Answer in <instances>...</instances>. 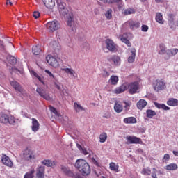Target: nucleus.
Returning a JSON list of instances; mask_svg holds the SVG:
<instances>
[{"mask_svg":"<svg viewBox=\"0 0 178 178\" xmlns=\"http://www.w3.org/2000/svg\"><path fill=\"white\" fill-rule=\"evenodd\" d=\"M74 166L82 173L83 176H88L91 173L90 165L84 159H79L76 160Z\"/></svg>","mask_w":178,"mask_h":178,"instance_id":"f257e3e1","label":"nucleus"},{"mask_svg":"<svg viewBox=\"0 0 178 178\" xmlns=\"http://www.w3.org/2000/svg\"><path fill=\"white\" fill-rule=\"evenodd\" d=\"M22 159L25 161H29V162H33L35 159V154L33 150L27 148L26 149L22 154Z\"/></svg>","mask_w":178,"mask_h":178,"instance_id":"f03ea898","label":"nucleus"},{"mask_svg":"<svg viewBox=\"0 0 178 178\" xmlns=\"http://www.w3.org/2000/svg\"><path fill=\"white\" fill-rule=\"evenodd\" d=\"M61 70L62 72H64L65 73H66V74L70 76V79H72V80H76V79H79V74H77V72H76V70H74L72 67H62Z\"/></svg>","mask_w":178,"mask_h":178,"instance_id":"7ed1b4c3","label":"nucleus"},{"mask_svg":"<svg viewBox=\"0 0 178 178\" xmlns=\"http://www.w3.org/2000/svg\"><path fill=\"white\" fill-rule=\"evenodd\" d=\"M56 3L60 15L66 16L69 13V10L66 8V3L63 2V0H56Z\"/></svg>","mask_w":178,"mask_h":178,"instance_id":"20e7f679","label":"nucleus"},{"mask_svg":"<svg viewBox=\"0 0 178 178\" xmlns=\"http://www.w3.org/2000/svg\"><path fill=\"white\" fill-rule=\"evenodd\" d=\"M46 60L50 66H52L53 67H58V66H59V60H60V58L52 55H48L46 57Z\"/></svg>","mask_w":178,"mask_h":178,"instance_id":"39448f33","label":"nucleus"},{"mask_svg":"<svg viewBox=\"0 0 178 178\" xmlns=\"http://www.w3.org/2000/svg\"><path fill=\"white\" fill-rule=\"evenodd\" d=\"M127 86V90H128L129 94H136L137 91H138V88H140V84L138 82H131L130 83H125Z\"/></svg>","mask_w":178,"mask_h":178,"instance_id":"423d86ee","label":"nucleus"},{"mask_svg":"<svg viewBox=\"0 0 178 178\" xmlns=\"http://www.w3.org/2000/svg\"><path fill=\"white\" fill-rule=\"evenodd\" d=\"M60 170H61L62 173H63L66 176H69V177L81 178V177H80V175H74V174H73L72 170H70V168H69V167H67L66 165H61Z\"/></svg>","mask_w":178,"mask_h":178,"instance_id":"0eeeda50","label":"nucleus"},{"mask_svg":"<svg viewBox=\"0 0 178 178\" xmlns=\"http://www.w3.org/2000/svg\"><path fill=\"white\" fill-rule=\"evenodd\" d=\"M47 28L49 31L54 33V31H56V30H59V29H60V24L56 20L49 22L47 23Z\"/></svg>","mask_w":178,"mask_h":178,"instance_id":"6e6552de","label":"nucleus"},{"mask_svg":"<svg viewBox=\"0 0 178 178\" xmlns=\"http://www.w3.org/2000/svg\"><path fill=\"white\" fill-rule=\"evenodd\" d=\"M36 92L39 94L40 97H42V98H44L46 101H51V96H49V92H48V90L41 87H38Z\"/></svg>","mask_w":178,"mask_h":178,"instance_id":"1a4fd4ad","label":"nucleus"},{"mask_svg":"<svg viewBox=\"0 0 178 178\" xmlns=\"http://www.w3.org/2000/svg\"><path fill=\"white\" fill-rule=\"evenodd\" d=\"M107 60H108V62H113L115 66H120V64L122 63L120 56L116 55L108 56L107 57Z\"/></svg>","mask_w":178,"mask_h":178,"instance_id":"9d476101","label":"nucleus"},{"mask_svg":"<svg viewBox=\"0 0 178 178\" xmlns=\"http://www.w3.org/2000/svg\"><path fill=\"white\" fill-rule=\"evenodd\" d=\"M166 88V84L163 80H156L154 83V88L156 91H159V90H164Z\"/></svg>","mask_w":178,"mask_h":178,"instance_id":"9b49d317","label":"nucleus"},{"mask_svg":"<svg viewBox=\"0 0 178 178\" xmlns=\"http://www.w3.org/2000/svg\"><path fill=\"white\" fill-rule=\"evenodd\" d=\"M106 48L110 52H116V44L111 39H106Z\"/></svg>","mask_w":178,"mask_h":178,"instance_id":"f8f14e48","label":"nucleus"},{"mask_svg":"<svg viewBox=\"0 0 178 178\" xmlns=\"http://www.w3.org/2000/svg\"><path fill=\"white\" fill-rule=\"evenodd\" d=\"M36 177L45 178V167L44 165H38L36 168Z\"/></svg>","mask_w":178,"mask_h":178,"instance_id":"ddd939ff","label":"nucleus"},{"mask_svg":"<svg viewBox=\"0 0 178 178\" xmlns=\"http://www.w3.org/2000/svg\"><path fill=\"white\" fill-rule=\"evenodd\" d=\"M126 140L128 141L129 144H141V143H143L141 138L136 136H127Z\"/></svg>","mask_w":178,"mask_h":178,"instance_id":"4468645a","label":"nucleus"},{"mask_svg":"<svg viewBox=\"0 0 178 178\" xmlns=\"http://www.w3.org/2000/svg\"><path fill=\"white\" fill-rule=\"evenodd\" d=\"M1 161L5 166H7L8 168H13V162H12V160H10V158L9 156H6V154H3V156L1 158Z\"/></svg>","mask_w":178,"mask_h":178,"instance_id":"2eb2a0df","label":"nucleus"},{"mask_svg":"<svg viewBox=\"0 0 178 178\" xmlns=\"http://www.w3.org/2000/svg\"><path fill=\"white\" fill-rule=\"evenodd\" d=\"M56 88L61 92V94H63V95H69V91L67 90V88L63 86L62 83H54Z\"/></svg>","mask_w":178,"mask_h":178,"instance_id":"dca6fc26","label":"nucleus"},{"mask_svg":"<svg viewBox=\"0 0 178 178\" xmlns=\"http://www.w3.org/2000/svg\"><path fill=\"white\" fill-rule=\"evenodd\" d=\"M129 51H130L131 54L127 59L128 63H134V60H136V49L130 48L129 49Z\"/></svg>","mask_w":178,"mask_h":178,"instance_id":"f3484780","label":"nucleus"},{"mask_svg":"<svg viewBox=\"0 0 178 178\" xmlns=\"http://www.w3.org/2000/svg\"><path fill=\"white\" fill-rule=\"evenodd\" d=\"M10 85L12 86V87H13L15 89L16 91L21 92V94H23V92H24L23 88H22L19 82L16 81H13L10 82Z\"/></svg>","mask_w":178,"mask_h":178,"instance_id":"a211bd4d","label":"nucleus"},{"mask_svg":"<svg viewBox=\"0 0 178 178\" xmlns=\"http://www.w3.org/2000/svg\"><path fill=\"white\" fill-rule=\"evenodd\" d=\"M29 72L33 79H35L36 80H38L39 81H40V83L44 84V78L42 77V76L37 74V72H35L33 70L29 69Z\"/></svg>","mask_w":178,"mask_h":178,"instance_id":"6ab92c4d","label":"nucleus"},{"mask_svg":"<svg viewBox=\"0 0 178 178\" xmlns=\"http://www.w3.org/2000/svg\"><path fill=\"white\" fill-rule=\"evenodd\" d=\"M127 24H129L130 29L132 30H136V29H138L140 26H141L140 22H137L133 19H130L129 21L127 22Z\"/></svg>","mask_w":178,"mask_h":178,"instance_id":"aec40b11","label":"nucleus"},{"mask_svg":"<svg viewBox=\"0 0 178 178\" xmlns=\"http://www.w3.org/2000/svg\"><path fill=\"white\" fill-rule=\"evenodd\" d=\"M31 129L34 133H37V131L40 130V123L35 118H32Z\"/></svg>","mask_w":178,"mask_h":178,"instance_id":"412c9836","label":"nucleus"},{"mask_svg":"<svg viewBox=\"0 0 178 178\" xmlns=\"http://www.w3.org/2000/svg\"><path fill=\"white\" fill-rule=\"evenodd\" d=\"M44 5L47 9H53L55 6V1L56 0H42Z\"/></svg>","mask_w":178,"mask_h":178,"instance_id":"4be33fe9","label":"nucleus"},{"mask_svg":"<svg viewBox=\"0 0 178 178\" xmlns=\"http://www.w3.org/2000/svg\"><path fill=\"white\" fill-rule=\"evenodd\" d=\"M9 122V115L3 113H0V123L8 124Z\"/></svg>","mask_w":178,"mask_h":178,"instance_id":"5701e85b","label":"nucleus"},{"mask_svg":"<svg viewBox=\"0 0 178 178\" xmlns=\"http://www.w3.org/2000/svg\"><path fill=\"white\" fill-rule=\"evenodd\" d=\"M42 165H44V166H47L48 168H54V166L56 165V161L47 159L43 160L42 161Z\"/></svg>","mask_w":178,"mask_h":178,"instance_id":"b1692460","label":"nucleus"},{"mask_svg":"<svg viewBox=\"0 0 178 178\" xmlns=\"http://www.w3.org/2000/svg\"><path fill=\"white\" fill-rule=\"evenodd\" d=\"M127 90V86L126 83L121 85L120 87H118L115 89L114 92L115 94H122V92H124Z\"/></svg>","mask_w":178,"mask_h":178,"instance_id":"393cba45","label":"nucleus"},{"mask_svg":"<svg viewBox=\"0 0 178 178\" xmlns=\"http://www.w3.org/2000/svg\"><path fill=\"white\" fill-rule=\"evenodd\" d=\"M114 111L117 113H120L121 112H123V106L122 104L119 102H115L114 104Z\"/></svg>","mask_w":178,"mask_h":178,"instance_id":"a878e982","label":"nucleus"},{"mask_svg":"<svg viewBox=\"0 0 178 178\" xmlns=\"http://www.w3.org/2000/svg\"><path fill=\"white\" fill-rule=\"evenodd\" d=\"M123 122L126 124H134V123H137V120L134 117H128L125 118Z\"/></svg>","mask_w":178,"mask_h":178,"instance_id":"bb28decb","label":"nucleus"},{"mask_svg":"<svg viewBox=\"0 0 178 178\" xmlns=\"http://www.w3.org/2000/svg\"><path fill=\"white\" fill-rule=\"evenodd\" d=\"M154 106L158 109H163V111H170V107L166 106L165 104H159L158 102H154Z\"/></svg>","mask_w":178,"mask_h":178,"instance_id":"cd10ccee","label":"nucleus"},{"mask_svg":"<svg viewBox=\"0 0 178 178\" xmlns=\"http://www.w3.org/2000/svg\"><path fill=\"white\" fill-rule=\"evenodd\" d=\"M178 53V49L176 48L167 49L165 51L166 55L168 56V58H170L172 56H175Z\"/></svg>","mask_w":178,"mask_h":178,"instance_id":"c85d7f7f","label":"nucleus"},{"mask_svg":"<svg viewBox=\"0 0 178 178\" xmlns=\"http://www.w3.org/2000/svg\"><path fill=\"white\" fill-rule=\"evenodd\" d=\"M50 48H53L54 51H59L60 49V44L56 40L52 41L50 43Z\"/></svg>","mask_w":178,"mask_h":178,"instance_id":"c756f323","label":"nucleus"},{"mask_svg":"<svg viewBox=\"0 0 178 178\" xmlns=\"http://www.w3.org/2000/svg\"><path fill=\"white\" fill-rule=\"evenodd\" d=\"M155 20L157 22V23H159V24H163L165 23V21L163 20V16L161 13H156Z\"/></svg>","mask_w":178,"mask_h":178,"instance_id":"7c9ffc66","label":"nucleus"},{"mask_svg":"<svg viewBox=\"0 0 178 178\" xmlns=\"http://www.w3.org/2000/svg\"><path fill=\"white\" fill-rule=\"evenodd\" d=\"M167 105H168V106H177L178 105V100L177 99H169L167 101Z\"/></svg>","mask_w":178,"mask_h":178,"instance_id":"2f4dec72","label":"nucleus"},{"mask_svg":"<svg viewBox=\"0 0 178 178\" xmlns=\"http://www.w3.org/2000/svg\"><path fill=\"white\" fill-rule=\"evenodd\" d=\"M8 123L14 126L16 123H19V119L15 118L13 115H8Z\"/></svg>","mask_w":178,"mask_h":178,"instance_id":"473e14b6","label":"nucleus"},{"mask_svg":"<svg viewBox=\"0 0 178 178\" xmlns=\"http://www.w3.org/2000/svg\"><path fill=\"white\" fill-rule=\"evenodd\" d=\"M41 46L40 45L33 46L32 48L33 55H40V54H41Z\"/></svg>","mask_w":178,"mask_h":178,"instance_id":"72a5a7b5","label":"nucleus"},{"mask_svg":"<svg viewBox=\"0 0 178 178\" xmlns=\"http://www.w3.org/2000/svg\"><path fill=\"white\" fill-rule=\"evenodd\" d=\"M109 168L111 170L115 172V173L119 172V165L113 162L110 163Z\"/></svg>","mask_w":178,"mask_h":178,"instance_id":"f704fd0d","label":"nucleus"},{"mask_svg":"<svg viewBox=\"0 0 178 178\" xmlns=\"http://www.w3.org/2000/svg\"><path fill=\"white\" fill-rule=\"evenodd\" d=\"M108 81L112 86H116L118 81H119V77H118V76L112 75Z\"/></svg>","mask_w":178,"mask_h":178,"instance_id":"c9c22d12","label":"nucleus"},{"mask_svg":"<svg viewBox=\"0 0 178 178\" xmlns=\"http://www.w3.org/2000/svg\"><path fill=\"white\" fill-rule=\"evenodd\" d=\"M147 106V101L144 99H140L138 103H137V108L138 109H144Z\"/></svg>","mask_w":178,"mask_h":178,"instance_id":"e433bc0d","label":"nucleus"},{"mask_svg":"<svg viewBox=\"0 0 178 178\" xmlns=\"http://www.w3.org/2000/svg\"><path fill=\"white\" fill-rule=\"evenodd\" d=\"M67 26L72 28V31H74V30H76V28L74 27V20H73V17L72 16H70V17L68 18Z\"/></svg>","mask_w":178,"mask_h":178,"instance_id":"4c0bfd02","label":"nucleus"},{"mask_svg":"<svg viewBox=\"0 0 178 178\" xmlns=\"http://www.w3.org/2000/svg\"><path fill=\"white\" fill-rule=\"evenodd\" d=\"M177 164L170 163L164 167V169H165V170H177Z\"/></svg>","mask_w":178,"mask_h":178,"instance_id":"58836bf2","label":"nucleus"},{"mask_svg":"<svg viewBox=\"0 0 178 178\" xmlns=\"http://www.w3.org/2000/svg\"><path fill=\"white\" fill-rule=\"evenodd\" d=\"M146 115L147 118H149V119H152L154 116L156 115V112L154 110L148 109L146 111Z\"/></svg>","mask_w":178,"mask_h":178,"instance_id":"ea45409f","label":"nucleus"},{"mask_svg":"<svg viewBox=\"0 0 178 178\" xmlns=\"http://www.w3.org/2000/svg\"><path fill=\"white\" fill-rule=\"evenodd\" d=\"M7 60L8 63H10V65H16L17 62V60L16 59V58L13 57V56H8Z\"/></svg>","mask_w":178,"mask_h":178,"instance_id":"a19ab883","label":"nucleus"},{"mask_svg":"<svg viewBox=\"0 0 178 178\" xmlns=\"http://www.w3.org/2000/svg\"><path fill=\"white\" fill-rule=\"evenodd\" d=\"M74 108L76 112H81V111H84V108H83V106H81V105H80L76 102L74 104Z\"/></svg>","mask_w":178,"mask_h":178,"instance_id":"79ce46f5","label":"nucleus"},{"mask_svg":"<svg viewBox=\"0 0 178 178\" xmlns=\"http://www.w3.org/2000/svg\"><path fill=\"white\" fill-rule=\"evenodd\" d=\"M141 174L144 175L145 176L151 175V168H143V170L141 171Z\"/></svg>","mask_w":178,"mask_h":178,"instance_id":"37998d69","label":"nucleus"},{"mask_svg":"<svg viewBox=\"0 0 178 178\" xmlns=\"http://www.w3.org/2000/svg\"><path fill=\"white\" fill-rule=\"evenodd\" d=\"M35 172V171L34 170V169L31 170L30 172H26V173L24 175V178H34V172Z\"/></svg>","mask_w":178,"mask_h":178,"instance_id":"c03bdc74","label":"nucleus"},{"mask_svg":"<svg viewBox=\"0 0 178 178\" xmlns=\"http://www.w3.org/2000/svg\"><path fill=\"white\" fill-rule=\"evenodd\" d=\"M136 13V10L133 8H127L124 10V15H134Z\"/></svg>","mask_w":178,"mask_h":178,"instance_id":"a18cd8bd","label":"nucleus"},{"mask_svg":"<svg viewBox=\"0 0 178 178\" xmlns=\"http://www.w3.org/2000/svg\"><path fill=\"white\" fill-rule=\"evenodd\" d=\"M120 40L122 42H124V44H126V45H127V47H131V43H130V41L129 40H127V38L124 37V35L121 36Z\"/></svg>","mask_w":178,"mask_h":178,"instance_id":"49530a36","label":"nucleus"},{"mask_svg":"<svg viewBox=\"0 0 178 178\" xmlns=\"http://www.w3.org/2000/svg\"><path fill=\"white\" fill-rule=\"evenodd\" d=\"M107 138H108V135L106 134V133H102L99 136L100 143H105V141H106Z\"/></svg>","mask_w":178,"mask_h":178,"instance_id":"de8ad7c7","label":"nucleus"},{"mask_svg":"<svg viewBox=\"0 0 178 178\" xmlns=\"http://www.w3.org/2000/svg\"><path fill=\"white\" fill-rule=\"evenodd\" d=\"M50 112H52V113H54V115H56V116H58V118H60V116H62L60 113H58V111H56V108H55L53 106H50Z\"/></svg>","mask_w":178,"mask_h":178,"instance_id":"09e8293b","label":"nucleus"},{"mask_svg":"<svg viewBox=\"0 0 178 178\" xmlns=\"http://www.w3.org/2000/svg\"><path fill=\"white\" fill-rule=\"evenodd\" d=\"M105 16H106V19H108V20H111V19H112V9H108L106 12Z\"/></svg>","mask_w":178,"mask_h":178,"instance_id":"8fccbe9b","label":"nucleus"},{"mask_svg":"<svg viewBox=\"0 0 178 178\" xmlns=\"http://www.w3.org/2000/svg\"><path fill=\"white\" fill-rule=\"evenodd\" d=\"M165 51H166V47H165V45H163V44L160 45V51H159V54L160 55H162V54H165Z\"/></svg>","mask_w":178,"mask_h":178,"instance_id":"3c124183","label":"nucleus"},{"mask_svg":"<svg viewBox=\"0 0 178 178\" xmlns=\"http://www.w3.org/2000/svg\"><path fill=\"white\" fill-rule=\"evenodd\" d=\"M157 172H158V170H156V168H152V177L158 178V176L156 175Z\"/></svg>","mask_w":178,"mask_h":178,"instance_id":"603ef678","label":"nucleus"},{"mask_svg":"<svg viewBox=\"0 0 178 178\" xmlns=\"http://www.w3.org/2000/svg\"><path fill=\"white\" fill-rule=\"evenodd\" d=\"M104 119H111V112L107 111L103 114Z\"/></svg>","mask_w":178,"mask_h":178,"instance_id":"864d4df0","label":"nucleus"},{"mask_svg":"<svg viewBox=\"0 0 178 178\" xmlns=\"http://www.w3.org/2000/svg\"><path fill=\"white\" fill-rule=\"evenodd\" d=\"M45 73L49 74L50 79H55V76L48 70H45Z\"/></svg>","mask_w":178,"mask_h":178,"instance_id":"5fc2aeb1","label":"nucleus"},{"mask_svg":"<svg viewBox=\"0 0 178 178\" xmlns=\"http://www.w3.org/2000/svg\"><path fill=\"white\" fill-rule=\"evenodd\" d=\"M124 108H125L126 111H129V109H130V102H124Z\"/></svg>","mask_w":178,"mask_h":178,"instance_id":"6e6d98bb","label":"nucleus"},{"mask_svg":"<svg viewBox=\"0 0 178 178\" xmlns=\"http://www.w3.org/2000/svg\"><path fill=\"white\" fill-rule=\"evenodd\" d=\"M103 77H109V72L104 70L102 72Z\"/></svg>","mask_w":178,"mask_h":178,"instance_id":"4d7b16f0","label":"nucleus"},{"mask_svg":"<svg viewBox=\"0 0 178 178\" xmlns=\"http://www.w3.org/2000/svg\"><path fill=\"white\" fill-rule=\"evenodd\" d=\"M81 151H82V154L83 155H88V154H90V150L89 149H85V148H82Z\"/></svg>","mask_w":178,"mask_h":178,"instance_id":"13d9d810","label":"nucleus"},{"mask_svg":"<svg viewBox=\"0 0 178 178\" xmlns=\"http://www.w3.org/2000/svg\"><path fill=\"white\" fill-rule=\"evenodd\" d=\"M33 16L34 18L35 19H38V17H40V12L38 11H35L33 14Z\"/></svg>","mask_w":178,"mask_h":178,"instance_id":"bf43d9fd","label":"nucleus"},{"mask_svg":"<svg viewBox=\"0 0 178 178\" xmlns=\"http://www.w3.org/2000/svg\"><path fill=\"white\" fill-rule=\"evenodd\" d=\"M142 31H143L144 33H147V31H148V26L143 25L142 26Z\"/></svg>","mask_w":178,"mask_h":178,"instance_id":"052dcab7","label":"nucleus"},{"mask_svg":"<svg viewBox=\"0 0 178 178\" xmlns=\"http://www.w3.org/2000/svg\"><path fill=\"white\" fill-rule=\"evenodd\" d=\"M170 159V156L168 154L164 155L163 161H168Z\"/></svg>","mask_w":178,"mask_h":178,"instance_id":"680f3d73","label":"nucleus"},{"mask_svg":"<svg viewBox=\"0 0 178 178\" xmlns=\"http://www.w3.org/2000/svg\"><path fill=\"white\" fill-rule=\"evenodd\" d=\"M118 2H122V0H109V3H118Z\"/></svg>","mask_w":178,"mask_h":178,"instance_id":"e2e57ef3","label":"nucleus"},{"mask_svg":"<svg viewBox=\"0 0 178 178\" xmlns=\"http://www.w3.org/2000/svg\"><path fill=\"white\" fill-rule=\"evenodd\" d=\"M169 26H170V27L171 29H173V27L175 26V21H174V20L170 21V22H169Z\"/></svg>","mask_w":178,"mask_h":178,"instance_id":"0e129e2a","label":"nucleus"},{"mask_svg":"<svg viewBox=\"0 0 178 178\" xmlns=\"http://www.w3.org/2000/svg\"><path fill=\"white\" fill-rule=\"evenodd\" d=\"M12 70L14 73H22V71L17 70V68H12Z\"/></svg>","mask_w":178,"mask_h":178,"instance_id":"69168bd1","label":"nucleus"},{"mask_svg":"<svg viewBox=\"0 0 178 178\" xmlns=\"http://www.w3.org/2000/svg\"><path fill=\"white\" fill-rule=\"evenodd\" d=\"M83 47L85 48V49H87V48H88V47H90V44H88V43L85 42L83 44Z\"/></svg>","mask_w":178,"mask_h":178,"instance_id":"338daca9","label":"nucleus"},{"mask_svg":"<svg viewBox=\"0 0 178 178\" xmlns=\"http://www.w3.org/2000/svg\"><path fill=\"white\" fill-rule=\"evenodd\" d=\"M172 153L175 155V156H178V152L177 151H173Z\"/></svg>","mask_w":178,"mask_h":178,"instance_id":"774afa93","label":"nucleus"}]
</instances>
